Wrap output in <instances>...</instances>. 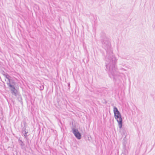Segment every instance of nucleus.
<instances>
[{"instance_id":"nucleus-7","label":"nucleus","mask_w":155,"mask_h":155,"mask_svg":"<svg viewBox=\"0 0 155 155\" xmlns=\"http://www.w3.org/2000/svg\"><path fill=\"white\" fill-rule=\"evenodd\" d=\"M114 114L116 115V114H118L120 113V112L118 111L117 108L116 107L114 106Z\"/></svg>"},{"instance_id":"nucleus-6","label":"nucleus","mask_w":155,"mask_h":155,"mask_svg":"<svg viewBox=\"0 0 155 155\" xmlns=\"http://www.w3.org/2000/svg\"><path fill=\"white\" fill-rule=\"evenodd\" d=\"M24 127L22 129V133H23L24 135L25 134L27 135L28 132H27L26 130V123L25 122H24Z\"/></svg>"},{"instance_id":"nucleus-2","label":"nucleus","mask_w":155,"mask_h":155,"mask_svg":"<svg viewBox=\"0 0 155 155\" xmlns=\"http://www.w3.org/2000/svg\"><path fill=\"white\" fill-rule=\"evenodd\" d=\"M114 116L118 122L119 128H121L122 127L123 120L120 113L116 114V115L114 114Z\"/></svg>"},{"instance_id":"nucleus-9","label":"nucleus","mask_w":155,"mask_h":155,"mask_svg":"<svg viewBox=\"0 0 155 155\" xmlns=\"http://www.w3.org/2000/svg\"><path fill=\"white\" fill-rule=\"evenodd\" d=\"M44 87L43 85H41V86H40V90H43L44 89Z\"/></svg>"},{"instance_id":"nucleus-10","label":"nucleus","mask_w":155,"mask_h":155,"mask_svg":"<svg viewBox=\"0 0 155 155\" xmlns=\"http://www.w3.org/2000/svg\"><path fill=\"white\" fill-rule=\"evenodd\" d=\"M24 137L26 138H27V135H25V134H24Z\"/></svg>"},{"instance_id":"nucleus-4","label":"nucleus","mask_w":155,"mask_h":155,"mask_svg":"<svg viewBox=\"0 0 155 155\" xmlns=\"http://www.w3.org/2000/svg\"><path fill=\"white\" fill-rule=\"evenodd\" d=\"M72 132L75 137L78 139H80L81 138V135L77 129L72 128Z\"/></svg>"},{"instance_id":"nucleus-1","label":"nucleus","mask_w":155,"mask_h":155,"mask_svg":"<svg viewBox=\"0 0 155 155\" xmlns=\"http://www.w3.org/2000/svg\"><path fill=\"white\" fill-rule=\"evenodd\" d=\"M101 35L102 47L106 50L107 54L106 58V70L108 71L109 75L111 78H113L115 81H120L121 77L119 75V73L117 72V69L115 67L117 60L113 55L110 41L106 37L105 33L102 32Z\"/></svg>"},{"instance_id":"nucleus-5","label":"nucleus","mask_w":155,"mask_h":155,"mask_svg":"<svg viewBox=\"0 0 155 155\" xmlns=\"http://www.w3.org/2000/svg\"><path fill=\"white\" fill-rule=\"evenodd\" d=\"M18 141L21 146V148L22 149H25V147H24L25 146V144L24 142L21 140H20V138H19L18 139Z\"/></svg>"},{"instance_id":"nucleus-12","label":"nucleus","mask_w":155,"mask_h":155,"mask_svg":"<svg viewBox=\"0 0 155 155\" xmlns=\"http://www.w3.org/2000/svg\"><path fill=\"white\" fill-rule=\"evenodd\" d=\"M70 83H68V86L69 87H70Z\"/></svg>"},{"instance_id":"nucleus-3","label":"nucleus","mask_w":155,"mask_h":155,"mask_svg":"<svg viewBox=\"0 0 155 155\" xmlns=\"http://www.w3.org/2000/svg\"><path fill=\"white\" fill-rule=\"evenodd\" d=\"M8 86L10 87V89L11 91V93L15 96L17 95V90L15 89V86L11 84V83H7Z\"/></svg>"},{"instance_id":"nucleus-8","label":"nucleus","mask_w":155,"mask_h":155,"mask_svg":"<svg viewBox=\"0 0 155 155\" xmlns=\"http://www.w3.org/2000/svg\"><path fill=\"white\" fill-rule=\"evenodd\" d=\"M4 76H5V78H7L8 81V82L7 83H11L10 82V79L9 78L10 77V76L8 74H3Z\"/></svg>"},{"instance_id":"nucleus-11","label":"nucleus","mask_w":155,"mask_h":155,"mask_svg":"<svg viewBox=\"0 0 155 155\" xmlns=\"http://www.w3.org/2000/svg\"><path fill=\"white\" fill-rule=\"evenodd\" d=\"M121 69L122 70H123L124 71H126V70L124 68H122V69Z\"/></svg>"}]
</instances>
